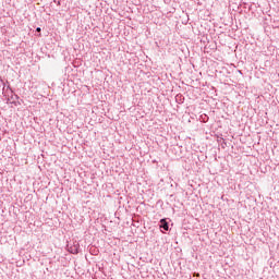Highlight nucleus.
<instances>
[{
	"label": "nucleus",
	"mask_w": 279,
	"mask_h": 279,
	"mask_svg": "<svg viewBox=\"0 0 279 279\" xmlns=\"http://www.w3.org/2000/svg\"><path fill=\"white\" fill-rule=\"evenodd\" d=\"M36 32H40V27H37V28H36Z\"/></svg>",
	"instance_id": "obj_3"
},
{
	"label": "nucleus",
	"mask_w": 279,
	"mask_h": 279,
	"mask_svg": "<svg viewBox=\"0 0 279 279\" xmlns=\"http://www.w3.org/2000/svg\"><path fill=\"white\" fill-rule=\"evenodd\" d=\"M159 228H162V230H166V231L169 230V222H167L166 219H161Z\"/></svg>",
	"instance_id": "obj_1"
},
{
	"label": "nucleus",
	"mask_w": 279,
	"mask_h": 279,
	"mask_svg": "<svg viewBox=\"0 0 279 279\" xmlns=\"http://www.w3.org/2000/svg\"><path fill=\"white\" fill-rule=\"evenodd\" d=\"M58 5H60V1H58Z\"/></svg>",
	"instance_id": "obj_4"
},
{
	"label": "nucleus",
	"mask_w": 279,
	"mask_h": 279,
	"mask_svg": "<svg viewBox=\"0 0 279 279\" xmlns=\"http://www.w3.org/2000/svg\"><path fill=\"white\" fill-rule=\"evenodd\" d=\"M71 254H80V244L70 247Z\"/></svg>",
	"instance_id": "obj_2"
}]
</instances>
